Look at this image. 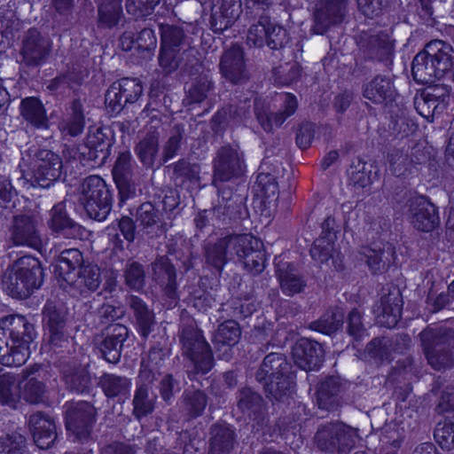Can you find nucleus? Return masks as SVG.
Returning <instances> with one entry per match:
<instances>
[{"label": "nucleus", "mask_w": 454, "mask_h": 454, "mask_svg": "<svg viewBox=\"0 0 454 454\" xmlns=\"http://www.w3.org/2000/svg\"><path fill=\"white\" fill-rule=\"evenodd\" d=\"M43 284L40 262L33 256H23L9 267L3 278V285L14 298L26 299Z\"/></svg>", "instance_id": "nucleus-1"}, {"label": "nucleus", "mask_w": 454, "mask_h": 454, "mask_svg": "<svg viewBox=\"0 0 454 454\" xmlns=\"http://www.w3.org/2000/svg\"><path fill=\"white\" fill-rule=\"evenodd\" d=\"M160 48L159 66L164 74H170L179 67L183 56L191 49V43L184 30L178 26L160 24Z\"/></svg>", "instance_id": "nucleus-2"}, {"label": "nucleus", "mask_w": 454, "mask_h": 454, "mask_svg": "<svg viewBox=\"0 0 454 454\" xmlns=\"http://www.w3.org/2000/svg\"><path fill=\"white\" fill-rule=\"evenodd\" d=\"M79 201L90 218L104 221L111 210V195L105 181L90 176L82 184Z\"/></svg>", "instance_id": "nucleus-3"}, {"label": "nucleus", "mask_w": 454, "mask_h": 454, "mask_svg": "<svg viewBox=\"0 0 454 454\" xmlns=\"http://www.w3.org/2000/svg\"><path fill=\"white\" fill-rule=\"evenodd\" d=\"M420 339L428 363L435 370L452 364L449 353L454 349V333L446 328L427 329Z\"/></svg>", "instance_id": "nucleus-4"}, {"label": "nucleus", "mask_w": 454, "mask_h": 454, "mask_svg": "<svg viewBox=\"0 0 454 454\" xmlns=\"http://www.w3.org/2000/svg\"><path fill=\"white\" fill-rule=\"evenodd\" d=\"M287 368L288 364L281 354L270 353L264 357L258 372V378L267 380V391L277 400H280L293 392L294 381L284 373Z\"/></svg>", "instance_id": "nucleus-5"}, {"label": "nucleus", "mask_w": 454, "mask_h": 454, "mask_svg": "<svg viewBox=\"0 0 454 454\" xmlns=\"http://www.w3.org/2000/svg\"><path fill=\"white\" fill-rule=\"evenodd\" d=\"M180 340L183 354L193 364L197 372L207 373L213 366V356L209 344L201 331L193 326L184 327Z\"/></svg>", "instance_id": "nucleus-6"}, {"label": "nucleus", "mask_w": 454, "mask_h": 454, "mask_svg": "<svg viewBox=\"0 0 454 454\" xmlns=\"http://www.w3.org/2000/svg\"><path fill=\"white\" fill-rule=\"evenodd\" d=\"M356 432L343 423H329L323 426L316 434L318 447L325 451L347 454L355 446Z\"/></svg>", "instance_id": "nucleus-7"}, {"label": "nucleus", "mask_w": 454, "mask_h": 454, "mask_svg": "<svg viewBox=\"0 0 454 454\" xmlns=\"http://www.w3.org/2000/svg\"><path fill=\"white\" fill-rule=\"evenodd\" d=\"M336 223L333 216L325 218L322 224L323 233L314 241L310 249V254L314 261L324 263L332 260V264L336 270L342 269V255L335 247Z\"/></svg>", "instance_id": "nucleus-8"}, {"label": "nucleus", "mask_w": 454, "mask_h": 454, "mask_svg": "<svg viewBox=\"0 0 454 454\" xmlns=\"http://www.w3.org/2000/svg\"><path fill=\"white\" fill-rule=\"evenodd\" d=\"M51 48L49 38L35 28L27 30L23 36L20 50V64L29 68L38 67L47 60Z\"/></svg>", "instance_id": "nucleus-9"}, {"label": "nucleus", "mask_w": 454, "mask_h": 454, "mask_svg": "<svg viewBox=\"0 0 454 454\" xmlns=\"http://www.w3.org/2000/svg\"><path fill=\"white\" fill-rule=\"evenodd\" d=\"M245 168L243 153L237 148L223 146L214 160L213 184L218 187L220 183L239 177L243 175Z\"/></svg>", "instance_id": "nucleus-10"}, {"label": "nucleus", "mask_w": 454, "mask_h": 454, "mask_svg": "<svg viewBox=\"0 0 454 454\" xmlns=\"http://www.w3.org/2000/svg\"><path fill=\"white\" fill-rule=\"evenodd\" d=\"M142 91V85L137 79L122 78L114 82L106 92V108L111 112L120 114L127 105H133Z\"/></svg>", "instance_id": "nucleus-11"}, {"label": "nucleus", "mask_w": 454, "mask_h": 454, "mask_svg": "<svg viewBox=\"0 0 454 454\" xmlns=\"http://www.w3.org/2000/svg\"><path fill=\"white\" fill-rule=\"evenodd\" d=\"M62 161L59 156L50 150H40L30 162L34 183L32 186L49 187L60 176Z\"/></svg>", "instance_id": "nucleus-12"}, {"label": "nucleus", "mask_w": 454, "mask_h": 454, "mask_svg": "<svg viewBox=\"0 0 454 454\" xmlns=\"http://www.w3.org/2000/svg\"><path fill=\"white\" fill-rule=\"evenodd\" d=\"M408 207L407 218L415 229L429 232L439 225L440 217L437 209L426 197L411 198Z\"/></svg>", "instance_id": "nucleus-13"}, {"label": "nucleus", "mask_w": 454, "mask_h": 454, "mask_svg": "<svg viewBox=\"0 0 454 454\" xmlns=\"http://www.w3.org/2000/svg\"><path fill=\"white\" fill-rule=\"evenodd\" d=\"M96 410L88 402H77L68 404L66 411V427L82 440L87 438L95 422Z\"/></svg>", "instance_id": "nucleus-14"}, {"label": "nucleus", "mask_w": 454, "mask_h": 454, "mask_svg": "<svg viewBox=\"0 0 454 454\" xmlns=\"http://www.w3.org/2000/svg\"><path fill=\"white\" fill-rule=\"evenodd\" d=\"M233 246H238L236 255L245 267L254 274L262 272L265 267V252L262 242L250 235L235 236Z\"/></svg>", "instance_id": "nucleus-15"}, {"label": "nucleus", "mask_w": 454, "mask_h": 454, "mask_svg": "<svg viewBox=\"0 0 454 454\" xmlns=\"http://www.w3.org/2000/svg\"><path fill=\"white\" fill-rule=\"evenodd\" d=\"M219 67L223 77L233 84L243 83L249 79L245 53L239 45L234 44L224 51Z\"/></svg>", "instance_id": "nucleus-16"}, {"label": "nucleus", "mask_w": 454, "mask_h": 454, "mask_svg": "<svg viewBox=\"0 0 454 454\" xmlns=\"http://www.w3.org/2000/svg\"><path fill=\"white\" fill-rule=\"evenodd\" d=\"M345 10L343 0H321L314 13L312 31L317 35L325 34L331 26L342 21Z\"/></svg>", "instance_id": "nucleus-17"}, {"label": "nucleus", "mask_w": 454, "mask_h": 454, "mask_svg": "<svg viewBox=\"0 0 454 454\" xmlns=\"http://www.w3.org/2000/svg\"><path fill=\"white\" fill-rule=\"evenodd\" d=\"M10 239L18 247H38L41 238L35 220L29 215L14 216L10 228Z\"/></svg>", "instance_id": "nucleus-18"}, {"label": "nucleus", "mask_w": 454, "mask_h": 454, "mask_svg": "<svg viewBox=\"0 0 454 454\" xmlns=\"http://www.w3.org/2000/svg\"><path fill=\"white\" fill-rule=\"evenodd\" d=\"M136 163L129 151L120 153L113 168V176L119 189L121 200H128L136 192L130 183Z\"/></svg>", "instance_id": "nucleus-19"}, {"label": "nucleus", "mask_w": 454, "mask_h": 454, "mask_svg": "<svg viewBox=\"0 0 454 454\" xmlns=\"http://www.w3.org/2000/svg\"><path fill=\"white\" fill-rule=\"evenodd\" d=\"M43 322L49 331L47 342L43 344V348H61L67 341L65 328V315L57 309L56 306L48 302L43 308Z\"/></svg>", "instance_id": "nucleus-20"}, {"label": "nucleus", "mask_w": 454, "mask_h": 454, "mask_svg": "<svg viewBox=\"0 0 454 454\" xmlns=\"http://www.w3.org/2000/svg\"><path fill=\"white\" fill-rule=\"evenodd\" d=\"M403 299L398 290L394 289L387 295L381 296L375 305L374 312L377 314L380 324L387 327H395L401 318Z\"/></svg>", "instance_id": "nucleus-21"}, {"label": "nucleus", "mask_w": 454, "mask_h": 454, "mask_svg": "<svg viewBox=\"0 0 454 454\" xmlns=\"http://www.w3.org/2000/svg\"><path fill=\"white\" fill-rule=\"evenodd\" d=\"M240 0H219L212 9L211 28L222 33L231 27L241 13Z\"/></svg>", "instance_id": "nucleus-22"}, {"label": "nucleus", "mask_w": 454, "mask_h": 454, "mask_svg": "<svg viewBox=\"0 0 454 454\" xmlns=\"http://www.w3.org/2000/svg\"><path fill=\"white\" fill-rule=\"evenodd\" d=\"M294 364L304 371L317 370L323 363L322 348L309 340H301L293 348Z\"/></svg>", "instance_id": "nucleus-23"}, {"label": "nucleus", "mask_w": 454, "mask_h": 454, "mask_svg": "<svg viewBox=\"0 0 454 454\" xmlns=\"http://www.w3.org/2000/svg\"><path fill=\"white\" fill-rule=\"evenodd\" d=\"M426 52L435 66L440 78L454 70V49L442 40H434L426 45Z\"/></svg>", "instance_id": "nucleus-24"}, {"label": "nucleus", "mask_w": 454, "mask_h": 454, "mask_svg": "<svg viewBox=\"0 0 454 454\" xmlns=\"http://www.w3.org/2000/svg\"><path fill=\"white\" fill-rule=\"evenodd\" d=\"M49 227L57 236L66 239H77L82 235V226L67 215L63 203L55 205L51 210Z\"/></svg>", "instance_id": "nucleus-25"}, {"label": "nucleus", "mask_w": 454, "mask_h": 454, "mask_svg": "<svg viewBox=\"0 0 454 454\" xmlns=\"http://www.w3.org/2000/svg\"><path fill=\"white\" fill-rule=\"evenodd\" d=\"M34 441L40 449H48L56 439L54 421L42 413H35L28 420Z\"/></svg>", "instance_id": "nucleus-26"}, {"label": "nucleus", "mask_w": 454, "mask_h": 454, "mask_svg": "<svg viewBox=\"0 0 454 454\" xmlns=\"http://www.w3.org/2000/svg\"><path fill=\"white\" fill-rule=\"evenodd\" d=\"M395 89L391 80L378 75L365 85L364 97L377 106H386L395 98Z\"/></svg>", "instance_id": "nucleus-27"}, {"label": "nucleus", "mask_w": 454, "mask_h": 454, "mask_svg": "<svg viewBox=\"0 0 454 454\" xmlns=\"http://www.w3.org/2000/svg\"><path fill=\"white\" fill-rule=\"evenodd\" d=\"M90 160L104 163L110 154V138L101 127H90L85 142Z\"/></svg>", "instance_id": "nucleus-28"}, {"label": "nucleus", "mask_w": 454, "mask_h": 454, "mask_svg": "<svg viewBox=\"0 0 454 454\" xmlns=\"http://www.w3.org/2000/svg\"><path fill=\"white\" fill-rule=\"evenodd\" d=\"M108 334L101 344V352L109 363H116L121 356V349L128 336V328L121 324L112 325Z\"/></svg>", "instance_id": "nucleus-29"}, {"label": "nucleus", "mask_w": 454, "mask_h": 454, "mask_svg": "<svg viewBox=\"0 0 454 454\" xmlns=\"http://www.w3.org/2000/svg\"><path fill=\"white\" fill-rule=\"evenodd\" d=\"M0 326L9 333L12 342H31L35 336V329L25 317L10 315L0 321Z\"/></svg>", "instance_id": "nucleus-30"}, {"label": "nucleus", "mask_w": 454, "mask_h": 454, "mask_svg": "<svg viewBox=\"0 0 454 454\" xmlns=\"http://www.w3.org/2000/svg\"><path fill=\"white\" fill-rule=\"evenodd\" d=\"M82 265L86 264L82 253L78 249H66L59 256L57 271L66 283H74L75 274Z\"/></svg>", "instance_id": "nucleus-31"}, {"label": "nucleus", "mask_w": 454, "mask_h": 454, "mask_svg": "<svg viewBox=\"0 0 454 454\" xmlns=\"http://www.w3.org/2000/svg\"><path fill=\"white\" fill-rule=\"evenodd\" d=\"M364 47L371 58L379 60H387L394 51V42L386 33L375 35H364L362 36Z\"/></svg>", "instance_id": "nucleus-32"}, {"label": "nucleus", "mask_w": 454, "mask_h": 454, "mask_svg": "<svg viewBox=\"0 0 454 454\" xmlns=\"http://www.w3.org/2000/svg\"><path fill=\"white\" fill-rule=\"evenodd\" d=\"M411 74L419 83H432L435 79H441L431 58L426 52V47L413 59Z\"/></svg>", "instance_id": "nucleus-33"}, {"label": "nucleus", "mask_w": 454, "mask_h": 454, "mask_svg": "<svg viewBox=\"0 0 454 454\" xmlns=\"http://www.w3.org/2000/svg\"><path fill=\"white\" fill-rule=\"evenodd\" d=\"M234 237H227L220 239L207 250V261L215 269L221 270L228 259L236 254L238 246L232 245Z\"/></svg>", "instance_id": "nucleus-34"}, {"label": "nucleus", "mask_w": 454, "mask_h": 454, "mask_svg": "<svg viewBox=\"0 0 454 454\" xmlns=\"http://www.w3.org/2000/svg\"><path fill=\"white\" fill-rule=\"evenodd\" d=\"M67 284L77 288L82 294L87 290L95 291L100 285L99 268L91 263L82 265L75 274L74 283Z\"/></svg>", "instance_id": "nucleus-35"}, {"label": "nucleus", "mask_w": 454, "mask_h": 454, "mask_svg": "<svg viewBox=\"0 0 454 454\" xmlns=\"http://www.w3.org/2000/svg\"><path fill=\"white\" fill-rule=\"evenodd\" d=\"M98 12L100 25L109 28L115 27L122 17L121 0H102Z\"/></svg>", "instance_id": "nucleus-36"}, {"label": "nucleus", "mask_w": 454, "mask_h": 454, "mask_svg": "<svg viewBox=\"0 0 454 454\" xmlns=\"http://www.w3.org/2000/svg\"><path fill=\"white\" fill-rule=\"evenodd\" d=\"M156 395L150 392L149 387L146 384L138 386L136 389L133 406L134 415L137 419H141L154 410Z\"/></svg>", "instance_id": "nucleus-37"}, {"label": "nucleus", "mask_w": 454, "mask_h": 454, "mask_svg": "<svg viewBox=\"0 0 454 454\" xmlns=\"http://www.w3.org/2000/svg\"><path fill=\"white\" fill-rule=\"evenodd\" d=\"M129 304L134 311L140 334L146 337L150 333L151 326L153 324V313L137 296L129 297Z\"/></svg>", "instance_id": "nucleus-38"}, {"label": "nucleus", "mask_w": 454, "mask_h": 454, "mask_svg": "<svg viewBox=\"0 0 454 454\" xmlns=\"http://www.w3.org/2000/svg\"><path fill=\"white\" fill-rule=\"evenodd\" d=\"M240 335L241 330L239 324L234 320H227L219 325L213 341L218 347H232L239 342Z\"/></svg>", "instance_id": "nucleus-39"}, {"label": "nucleus", "mask_w": 454, "mask_h": 454, "mask_svg": "<svg viewBox=\"0 0 454 454\" xmlns=\"http://www.w3.org/2000/svg\"><path fill=\"white\" fill-rule=\"evenodd\" d=\"M277 274L284 294L293 295L301 291L303 281L294 272L288 263L277 266Z\"/></svg>", "instance_id": "nucleus-40"}, {"label": "nucleus", "mask_w": 454, "mask_h": 454, "mask_svg": "<svg viewBox=\"0 0 454 454\" xmlns=\"http://www.w3.org/2000/svg\"><path fill=\"white\" fill-rule=\"evenodd\" d=\"M210 89L211 82L206 77H200L192 82L183 100L184 106L188 107L187 111L196 110L195 106L199 105L206 98Z\"/></svg>", "instance_id": "nucleus-41"}, {"label": "nucleus", "mask_w": 454, "mask_h": 454, "mask_svg": "<svg viewBox=\"0 0 454 454\" xmlns=\"http://www.w3.org/2000/svg\"><path fill=\"white\" fill-rule=\"evenodd\" d=\"M101 386L108 397L124 396L129 394L131 382L126 377L106 374L101 378Z\"/></svg>", "instance_id": "nucleus-42"}, {"label": "nucleus", "mask_w": 454, "mask_h": 454, "mask_svg": "<svg viewBox=\"0 0 454 454\" xmlns=\"http://www.w3.org/2000/svg\"><path fill=\"white\" fill-rule=\"evenodd\" d=\"M158 151L159 139L154 132L148 134L136 147V152L140 160L147 165L153 163Z\"/></svg>", "instance_id": "nucleus-43"}, {"label": "nucleus", "mask_w": 454, "mask_h": 454, "mask_svg": "<svg viewBox=\"0 0 454 454\" xmlns=\"http://www.w3.org/2000/svg\"><path fill=\"white\" fill-rule=\"evenodd\" d=\"M414 107L417 114H440L446 108L443 102H440L435 95L427 91H422L414 97Z\"/></svg>", "instance_id": "nucleus-44"}, {"label": "nucleus", "mask_w": 454, "mask_h": 454, "mask_svg": "<svg viewBox=\"0 0 454 454\" xmlns=\"http://www.w3.org/2000/svg\"><path fill=\"white\" fill-rule=\"evenodd\" d=\"M342 321L343 313L340 310H331L324 314L313 324V329L325 334H331L341 326Z\"/></svg>", "instance_id": "nucleus-45"}, {"label": "nucleus", "mask_w": 454, "mask_h": 454, "mask_svg": "<svg viewBox=\"0 0 454 454\" xmlns=\"http://www.w3.org/2000/svg\"><path fill=\"white\" fill-rule=\"evenodd\" d=\"M434 436L442 450H450L454 449V422L450 420L438 422Z\"/></svg>", "instance_id": "nucleus-46"}, {"label": "nucleus", "mask_w": 454, "mask_h": 454, "mask_svg": "<svg viewBox=\"0 0 454 454\" xmlns=\"http://www.w3.org/2000/svg\"><path fill=\"white\" fill-rule=\"evenodd\" d=\"M153 270L156 274L160 275L161 272L168 279L166 286V294L173 300L176 299V271L174 267L168 262V258L161 257L153 264Z\"/></svg>", "instance_id": "nucleus-47"}, {"label": "nucleus", "mask_w": 454, "mask_h": 454, "mask_svg": "<svg viewBox=\"0 0 454 454\" xmlns=\"http://www.w3.org/2000/svg\"><path fill=\"white\" fill-rule=\"evenodd\" d=\"M270 19L266 16L260 17L257 23L253 24L247 32V43L254 47H262L267 40V29Z\"/></svg>", "instance_id": "nucleus-48"}, {"label": "nucleus", "mask_w": 454, "mask_h": 454, "mask_svg": "<svg viewBox=\"0 0 454 454\" xmlns=\"http://www.w3.org/2000/svg\"><path fill=\"white\" fill-rule=\"evenodd\" d=\"M30 342L16 341L10 347V351L6 355L8 357V363H2L6 366H21L24 364L30 356Z\"/></svg>", "instance_id": "nucleus-49"}, {"label": "nucleus", "mask_w": 454, "mask_h": 454, "mask_svg": "<svg viewBox=\"0 0 454 454\" xmlns=\"http://www.w3.org/2000/svg\"><path fill=\"white\" fill-rule=\"evenodd\" d=\"M266 165L267 161H263L261 166L262 171L257 176V184L262 192V196L265 199H270L278 194V186L276 177L270 173L264 172Z\"/></svg>", "instance_id": "nucleus-50"}, {"label": "nucleus", "mask_w": 454, "mask_h": 454, "mask_svg": "<svg viewBox=\"0 0 454 454\" xmlns=\"http://www.w3.org/2000/svg\"><path fill=\"white\" fill-rule=\"evenodd\" d=\"M160 0H126V11L136 19L150 15Z\"/></svg>", "instance_id": "nucleus-51"}, {"label": "nucleus", "mask_w": 454, "mask_h": 454, "mask_svg": "<svg viewBox=\"0 0 454 454\" xmlns=\"http://www.w3.org/2000/svg\"><path fill=\"white\" fill-rule=\"evenodd\" d=\"M59 127L64 137H76L84 129L85 121L83 115H65Z\"/></svg>", "instance_id": "nucleus-52"}, {"label": "nucleus", "mask_w": 454, "mask_h": 454, "mask_svg": "<svg viewBox=\"0 0 454 454\" xmlns=\"http://www.w3.org/2000/svg\"><path fill=\"white\" fill-rule=\"evenodd\" d=\"M184 402L185 408L190 415L197 417L203 412L207 405V396L201 391H194L185 395Z\"/></svg>", "instance_id": "nucleus-53"}, {"label": "nucleus", "mask_w": 454, "mask_h": 454, "mask_svg": "<svg viewBox=\"0 0 454 454\" xmlns=\"http://www.w3.org/2000/svg\"><path fill=\"white\" fill-rule=\"evenodd\" d=\"M125 279L130 288L140 290L145 285V273L142 266L137 262L130 263L125 271Z\"/></svg>", "instance_id": "nucleus-54"}, {"label": "nucleus", "mask_w": 454, "mask_h": 454, "mask_svg": "<svg viewBox=\"0 0 454 454\" xmlns=\"http://www.w3.org/2000/svg\"><path fill=\"white\" fill-rule=\"evenodd\" d=\"M44 394V386L40 381L32 378L23 386V397L31 403H36L42 401Z\"/></svg>", "instance_id": "nucleus-55"}, {"label": "nucleus", "mask_w": 454, "mask_h": 454, "mask_svg": "<svg viewBox=\"0 0 454 454\" xmlns=\"http://www.w3.org/2000/svg\"><path fill=\"white\" fill-rule=\"evenodd\" d=\"M275 75L282 84H290L296 81L301 75L300 66L294 62L277 67L274 71Z\"/></svg>", "instance_id": "nucleus-56"}, {"label": "nucleus", "mask_w": 454, "mask_h": 454, "mask_svg": "<svg viewBox=\"0 0 454 454\" xmlns=\"http://www.w3.org/2000/svg\"><path fill=\"white\" fill-rule=\"evenodd\" d=\"M286 35V32L283 27L271 23L270 20L265 44L272 50L277 49L283 45Z\"/></svg>", "instance_id": "nucleus-57"}, {"label": "nucleus", "mask_w": 454, "mask_h": 454, "mask_svg": "<svg viewBox=\"0 0 454 454\" xmlns=\"http://www.w3.org/2000/svg\"><path fill=\"white\" fill-rule=\"evenodd\" d=\"M314 137V126L312 123H301L297 130L296 144L301 149H307Z\"/></svg>", "instance_id": "nucleus-58"}, {"label": "nucleus", "mask_w": 454, "mask_h": 454, "mask_svg": "<svg viewBox=\"0 0 454 454\" xmlns=\"http://www.w3.org/2000/svg\"><path fill=\"white\" fill-rule=\"evenodd\" d=\"M365 332L362 323V317L358 310L353 309L348 314V333L355 339L361 338Z\"/></svg>", "instance_id": "nucleus-59"}, {"label": "nucleus", "mask_w": 454, "mask_h": 454, "mask_svg": "<svg viewBox=\"0 0 454 454\" xmlns=\"http://www.w3.org/2000/svg\"><path fill=\"white\" fill-rule=\"evenodd\" d=\"M137 46L142 51H150L156 47L157 38L151 28L142 29L136 38Z\"/></svg>", "instance_id": "nucleus-60"}, {"label": "nucleus", "mask_w": 454, "mask_h": 454, "mask_svg": "<svg viewBox=\"0 0 454 454\" xmlns=\"http://www.w3.org/2000/svg\"><path fill=\"white\" fill-rule=\"evenodd\" d=\"M384 2V0H357V6L364 16L373 18L380 13Z\"/></svg>", "instance_id": "nucleus-61"}, {"label": "nucleus", "mask_w": 454, "mask_h": 454, "mask_svg": "<svg viewBox=\"0 0 454 454\" xmlns=\"http://www.w3.org/2000/svg\"><path fill=\"white\" fill-rule=\"evenodd\" d=\"M251 106V100L247 98L244 99L233 98L223 107V114H246L250 111Z\"/></svg>", "instance_id": "nucleus-62"}, {"label": "nucleus", "mask_w": 454, "mask_h": 454, "mask_svg": "<svg viewBox=\"0 0 454 454\" xmlns=\"http://www.w3.org/2000/svg\"><path fill=\"white\" fill-rule=\"evenodd\" d=\"M15 383V379L10 373L0 376V403L8 404L12 399V387Z\"/></svg>", "instance_id": "nucleus-63"}, {"label": "nucleus", "mask_w": 454, "mask_h": 454, "mask_svg": "<svg viewBox=\"0 0 454 454\" xmlns=\"http://www.w3.org/2000/svg\"><path fill=\"white\" fill-rule=\"evenodd\" d=\"M389 170L395 176H404L407 171V167L410 161L403 155L396 153H393L388 158Z\"/></svg>", "instance_id": "nucleus-64"}]
</instances>
